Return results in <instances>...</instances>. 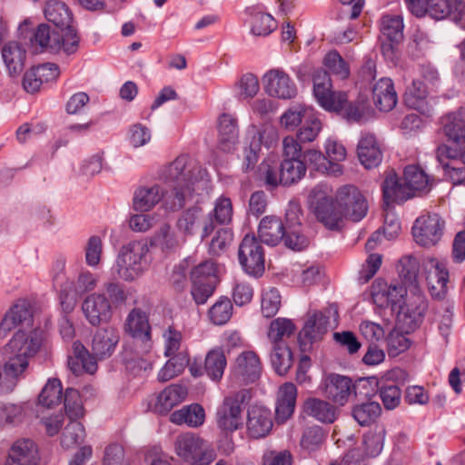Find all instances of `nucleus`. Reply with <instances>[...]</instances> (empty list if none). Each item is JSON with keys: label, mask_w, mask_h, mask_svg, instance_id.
I'll list each match as a JSON object with an SVG mask.
<instances>
[{"label": "nucleus", "mask_w": 465, "mask_h": 465, "mask_svg": "<svg viewBox=\"0 0 465 465\" xmlns=\"http://www.w3.org/2000/svg\"><path fill=\"white\" fill-rule=\"evenodd\" d=\"M168 185L163 190L159 184L142 186L134 192L133 205L136 211L148 212L161 200L168 212H177L190 201L193 194L206 190L209 176L194 160L185 154L178 156L162 173Z\"/></svg>", "instance_id": "f257e3e1"}, {"label": "nucleus", "mask_w": 465, "mask_h": 465, "mask_svg": "<svg viewBox=\"0 0 465 465\" xmlns=\"http://www.w3.org/2000/svg\"><path fill=\"white\" fill-rule=\"evenodd\" d=\"M431 183L429 176L417 165L404 169L402 182L394 171H390L383 182L382 193L387 204L404 202L414 196L415 191L427 192Z\"/></svg>", "instance_id": "f03ea898"}, {"label": "nucleus", "mask_w": 465, "mask_h": 465, "mask_svg": "<svg viewBox=\"0 0 465 465\" xmlns=\"http://www.w3.org/2000/svg\"><path fill=\"white\" fill-rule=\"evenodd\" d=\"M148 252V245L143 241H131L124 244L114 264L117 276L131 282L143 275L149 266Z\"/></svg>", "instance_id": "7ed1b4c3"}, {"label": "nucleus", "mask_w": 465, "mask_h": 465, "mask_svg": "<svg viewBox=\"0 0 465 465\" xmlns=\"http://www.w3.org/2000/svg\"><path fill=\"white\" fill-rule=\"evenodd\" d=\"M176 454L192 465H210L216 459L213 446L200 436L187 432L179 435L174 443Z\"/></svg>", "instance_id": "20e7f679"}, {"label": "nucleus", "mask_w": 465, "mask_h": 465, "mask_svg": "<svg viewBox=\"0 0 465 465\" xmlns=\"http://www.w3.org/2000/svg\"><path fill=\"white\" fill-rule=\"evenodd\" d=\"M311 207L318 219L326 228L339 230L344 218L341 209L334 205L332 197L326 186L314 187L309 195Z\"/></svg>", "instance_id": "39448f33"}, {"label": "nucleus", "mask_w": 465, "mask_h": 465, "mask_svg": "<svg viewBox=\"0 0 465 465\" xmlns=\"http://www.w3.org/2000/svg\"><path fill=\"white\" fill-rule=\"evenodd\" d=\"M251 398L247 390H240L224 397L216 411L218 426L224 430L234 431L242 425V413Z\"/></svg>", "instance_id": "423d86ee"}, {"label": "nucleus", "mask_w": 465, "mask_h": 465, "mask_svg": "<svg viewBox=\"0 0 465 465\" xmlns=\"http://www.w3.org/2000/svg\"><path fill=\"white\" fill-rule=\"evenodd\" d=\"M175 226L183 235L184 242L188 237H192L198 232L201 233V238L203 240L215 228L212 213H205L198 206H193L183 211L178 217Z\"/></svg>", "instance_id": "0eeeda50"}, {"label": "nucleus", "mask_w": 465, "mask_h": 465, "mask_svg": "<svg viewBox=\"0 0 465 465\" xmlns=\"http://www.w3.org/2000/svg\"><path fill=\"white\" fill-rule=\"evenodd\" d=\"M335 199L338 208L341 209L345 218L359 222L366 216L369 209L368 203L356 186L347 184L340 187Z\"/></svg>", "instance_id": "6e6552de"}, {"label": "nucleus", "mask_w": 465, "mask_h": 465, "mask_svg": "<svg viewBox=\"0 0 465 465\" xmlns=\"http://www.w3.org/2000/svg\"><path fill=\"white\" fill-rule=\"evenodd\" d=\"M238 258L246 273L261 276L264 272V252L260 242L254 235L246 234L242 240Z\"/></svg>", "instance_id": "1a4fd4ad"}, {"label": "nucleus", "mask_w": 465, "mask_h": 465, "mask_svg": "<svg viewBox=\"0 0 465 465\" xmlns=\"http://www.w3.org/2000/svg\"><path fill=\"white\" fill-rule=\"evenodd\" d=\"M445 223L437 213H428L419 217L412 227L415 242L423 247L435 245L440 240Z\"/></svg>", "instance_id": "9d476101"}, {"label": "nucleus", "mask_w": 465, "mask_h": 465, "mask_svg": "<svg viewBox=\"0 0 465 465\" xmlns=\"http://www.w3.org/2000/svg\"><path fill=\"white\" fill-rule=\"evenodd\" d=\"M429 302L425 296L414 295L398 313L397 320L400 328L406 333L418 329L423 322L428 311Z\"/></svg>", "instance_id": "9b49d317"}, {"label": "nucleus", "mask_w": 465, "mask_h": 465, "mask_svg": "<svg viewBox=\"0 0 465 465\" xmlns=\"http://www.w3.org/2000/svg\"><path fill=\"white\" fill-rule=\"evenodd\" d=\"M264 91L272 97L292 99L297 94L294 82L282 69H271L262 77Z\"/></svg>", "instance_id": "f8f14e48"}, {"label": "nucleus", "mask_w": 465, "mask_h": 465, "mask_svg": "<svg viewBox=\"0 0 465 465\" xmlns=\"http://www.w3.org/2000/svg\"><path fill=\"white\" fill-rule=\"evenodd\" d=\"M322 390L328 400L343 406L348 402L351 395L355 393V385L347 376L331 373L322 381Z\"/></svg>", "instance_id": "ddd939ff"}, {"label": "nucleus", "mask_w": 465, "mask_h": 465, "mask_svg": "<svg viewBox=\"0 0 465 465\" xmlns=\"http://www.w3.org/2000/svg\"><path fill=\"white\" fill-rule=\"evenodd\" d=\"M82 312L85 320L94 327L109 322L114 313L105 294L99 292H93L84 298Z\"/></svg>", "instance_id": "4468645a"}, {"label": "nucleus", "mask_w": 465, "mask_h": 465, "mask_svg": "<svg viewBox=\"0 0 465 465\" xmlns=\"http://www.w3.org/2000/svg\"><path fill=\"white\" fill-rule=\"evenodd\" d=\"M428 290L432 298L443 300L448 292L449 271L446 265L435 258L424 264Z\"/></svg>", "instance_id": "2eb2a0df"}, {"label": "nucleus", "mask_w": 465, "mask_h": 465, "mask_svg": "<svg viewBox=\"0 0 465 465\" xmlns=\"http://www.w3.org/2000/svg\"><path fill=\"white\" fill-rule=\"evenodd\" d=\"M43 341V332L40 329H31L29 331L19 330L7 344L12 354L28 360L40 349Z\"/></svg>", "instance_id": "dca6fc26"}, {"label": "nucleus", "mask_w": 465, "mask_h": 465, "mask_svg": "<svg viewBox=\"0 0 465 465\" xmlns=\"http://www.w3.org/2000/svg\"><path fill=\"white\" fill-rule=\"evenodd\" d=\"M125 331L136 341L143 345V351L152 347L151 326L148 316L140 308H134L127 315L124 323Z\"/></svg>", "instance_id": "f3484780"}, {"label": "nucleus", "mask_w": 465, "mask_h": 465, "mask_svg": "<svg viewBox=\"0 0 465 465\" xmlns=\"http://www.w3.org/2000/svg\"><path fill=\"white\" fill-rule=\"evenodd\" d=\"M426 15L440 20L450 17L463 25L465 22V3L462 0H426Z\"/></svg>", "instance_id": "a211bd4d"}, {"label": "nucleus", "mask_w": 465, "mask_h": 465, "mask_svg": "<svg viewBox=\"0 0 465 465\" xmlns=\"http://www.w3.org/2000/svg\"><path fill=\"white\" fill-rule=\"evenodd\" d=\"M301 210L293 203L290 204L285 214L284 244L293 251H301L308 245V239L301 232Z\"/></svg>", "instance_id": "6ab92c4d"}, {"label": "nucleus", "mask_w": 465, "mask_h": 465, "mask_svg": "<svg viewBox=\"0 0 465 465\" xmlns=\"http://www.w3.org/2000/svg\"><path fill=\"white\" fill-rule=\"evenodd\" d=\"M272 426V416L269 409L253 405L248 410L246 428L249 437L264 438L271 433Z\"/></svg>", "instance_id": "aec40b11"}, {"label": "nucleus", "mask_w": 465, "mask_h": 465, "mask_svg": "<svg viewBox=\"0 0 465 465\" xmlns=\"http://www.w3.org/2000/svg\"><path fill=\"white\" fill-rule=\"evenodd\" d=\"M39 462L36 444L30 439H20L12 444L5 465H39Z\"/></svg>", "instance_id": "412c9836"}, {"label": "nucleus", "mask_w": 465, "mask_h": 465, "mask_svg": "<svg viewBox=\"0 0 465 465\" xmlns=\"http://www.w3.org/2000/svg\"><path fill=\"white\" fill-rule=\"evenodd\" d=\"M262 371L259 356L252 351L242 352L235 360L233 374L244 383L255 381Z\"/></svg>", "instance_id": "4be33fe9"}, {"label": "nucleus", "mask_w": 465, "mask_h": 465, "mask_svg": "<svg viewBox=\"0 0 465 465\" xmlns=\"http://www.w3.org/2000/svg\"><path fill=\"white\" fill-rule=\"evenodd\" d=\"M358 158L366 169L377 167L382 161L380 143L371 134H362L357 146Z\"/></svg>", "instance_id": "5701e85b"}, {"label": "nucleus", "mask_w": 465, "mask_h": 465, "mask_svg": "<svg viewBox=\"0 0 465 465\" xmlns=\"http://www.w3.org/2000/svg\"><path fill=\"white\" fill-rule=\"evenodd\" d=\"M119 333L113 328H103L95 331L92 341V351L94 359L110 357L119 342Z\"/></svg>", "instance_id": "b1692460"}, {"label": "nucleus", "mask_w": 465, "mask_h": 465, "mask_svg": "<svg viewBox=\"0 0 465 465\" xmlns=\"http://www.w3.org/2000/svg\"><path fill=\"white\" fill-rule=\"evenodd\" d=\"M406 288L401 283L390 284L378 280L372 285L371 295L380 306L396 304L406 295Z\"/></svg>", "instance_id": "393cba45"}, {"label": "nucleus", "mask_w": 465, "mask_h": 465, "mask_svg": "<svg viewBox=\"0 0 465 465\" xmlns=\"http://www.w3.org/2000/svg\"><path fill=\"white\" fill-rule=\"evenodd\" d=\"M373 102L380 111L392 110L398 102L394 84L391 78H381L372 88Z\"/></svg>", "instance_id": "a878e982"}, {"label": "nucleus", "mask_w": 465, "mask_h": 465, "mask_svg": "<svg viewBox=\"0 0 465 465\" xmlns=\"http://www.w3.org/2000/svg\"><path fill=\"white\" fill-rule=\"evenodd\" d=\"M5 68L11 76H18L24 71L26 61V51L17 42L6 43L1 51Z\"/></svg>", "instance_id": "bb28decb"}, {"label": "nucleus", "mask_w": 465, "mask_h": 465, "mask_svg": "<svg viewBox=\"0 0 465 465\" xmlns=\"http://www.w3.org/2000/svg\"><path fill=\"white\" fill-rule=\"evenodd\" d=\"M238 138L237 120L229 114H223L218 120V145L220 149L230 152L237 143Z\"/></svg>", "instance_id": "cd10ccee"}, {"label": "nucleus", "mask_w": 465, "mask_h": 465, "mask_svg": "<svg viewBox=\"0 0 465 465\" xmlns=\"http://www.w3.org/2000/svg\"><path fill=\"white\" fill-rule=\"evenodd\" d=\"M443 130L448 140L458 146H465V111L459 110L443 118Z\"/></svg>", "instance_id": "c85d7f7f"}, {"label": "nucleus", "mask_w": 465, "mask_h": 465, "mask_svg": "<svg viewBox=\"0 0 465 465\" xmlns=\"http://www.w3.org/2000/svg\"><path fill=\"white\" fill-rule=\"evenodd\" d=\"M329 326V317L322 312H316L306 321L302 330L299 333V339L301 341L306 340L307 342L312 343L322 338L328 331Z\"/></svg>", "instance_id": "c756f323"}, {"label": "nucleus", "mask_w": 465, "mask_h": 465, "mask_svg": "<svg viewBox=\"0 0 465 465\" xmlns=\"http://www.w3.org/2000/svg\"><path fill=\"white\" fill-rule=\"evenodd\" d=\"M285 227L276 216H265L259 224L258 233L261 241L268 245H277L286 236Z\"/></svg>", "instance_id": "7c9ffc66"}, {"label": "nucleus", "mask_w": 465, "mask_h": 465, "mask_svg": "<svg viewBox=\"0 0 465 465\" xmlns=\"http://www.w3.org/2000/svg\"><path fill=\"white\" fill-rule=\"evenodd\" d=\"M297 389L292 382H285L279 388L275 413L277 420H286L294 411Z\"/></svg>", "instance_id": "2f4dec72"}, {"label": "nucleus", "mask_w": 465, "mask_h": 465, "mask_svg": "<svg viewBox=\"0 0 465 465\" xmlns=\"http://www.w3.org/2000/svg\"><path fill=\"white\" fill-rule=\"evenodd\" d=\"M187 390L179 384H172L166 387L157 396L154 411L161 414L169 412L173 407L185 400Z\"/></svg>", "instance_id": "473e14b6"}, {"label": "nucleus", "mask_w": 465, "mask_h": 465, "mask_svg": "<svg viewBox=\"0 0 465 465\" xmlns=\"http://www.w3.org/2000/svg\"><path fill=\"white\" fill-rule=\"evenodd\" d=\"M304 411L322 423H332L338 416L337 409L330 402L310 398L304 402Z\"/></svg>", "instance_id": "72a5a7b5"}, {"label": "nucleus", "mask_w": 465, "mask_h": 465, "mask_svg": "<svg viewBox=\"0 0 465 465\" xmlns=\"http://www.w3.org/2000/svg\"><path fill=\"white\" fill-rule=\"evenodd\" d=\"M45 18L53 23L60 30L72 26L73 14L69 7L63 2L50 0L45 7Z\"/></svg>", "instance_id": "f704fd0d"}, {"label": "nucleus", "mask_w": 465, "mask_h": 465, "mask_svg": "<svg viewBox=\"0 0 465 465\" xmlns=\"http://www.w3.org/2000/svg\"><path fill=\"white\" fill-rule=\"evenodd\" d=\"M80 37L74 26L64 28L58 32L56 41L51 45V53L72 55L79 49Z\"/></svg>", "instance_id": "c9c22d12"}, {"label": "nucleus", "mask_w": 465, "mask_h": 465, "mask_svg": "<svg viewBox=\"0 0 465 465\" xmlns=\"http://www.w3.org/2000/svg\"><path fill=\"white\" fill-rule=\"evenodd\" d=\"M5 316L9 318V322L15 328L20 326L21 330L25 331V329L33 327V308L30 302L25 299L18 300Z\"/></svg>", "instance_id": "e433bc0d"}, {"label": "nucleus", "mask_w": 465, "mask_h": 465, "mask_svg": "<svg viewBox=\"0 0 465 465\" xmlns=\"http://www.w3.org/2000/svg\"><path fill=\"white\" fill-rule=\"evenodd\" d=\"M272 366L280 376L286 375L293 364V356L287 343L272 344L270 354Z\"/></svg>", "instance_id": "4c0bfd02"}, {"label": "nucleus", "mask_w": 465, "mask_h": 465, "mask_svg": "<svg viewBox=\"0 0 465 465\" xmlns=\"http://www.w3.org/2000/svg\"><path fill=\"white\" fill-rule=\"evenodd\" d=\"M296 331V325L291 319L276 318L268 327L267 338L272 344L287 343V339Z\"/></svg>", "instance_id": "58836bf2"}, {"label": "nucleus", "mask_w": 465, "mask_h": 465, "mask_svg": "<svg viewBox=\"0 0 465 465\" xmlns=\"http://www.w3.org/2000/svg\"><path fill=\"white\" fill-rule=\"evenodd\" d=\"M204 417L203 408L195 403L184 406L181 410L173 412L170 420L178 425L186 424L189 427H198L203 423Z\"/></svg>", "instance_id": "ea45409f"}, {"label": "nucleus", "mask_w": 465, "mask_h": 465, "mask_svg": "<svg viewBox=\"0 0 465 465\" xmlns=\"http://www.w3.org/2000/svg\"><path fill=\"white\" fill-rule=\"evenodd\" d=\"M428 94L427 84L420 79H413L404 94L405 104L414 110H420L424 106V112L426 113V98Z\"/></svg>", "instance_id": "a19ab883"}, {"label": "nucleus", "mask_w": 465, "mask_h": 465, "mask_svg": "<svg viewBox=\"0 0 465 465\" xmlns=\"http://www.w3.org/2000/svg\"><path fill=\"white\" fill-rule=\"evenodd\" d=\"M226 365V357L221 348L213 349L206 354L204 371L213 381H219L223 378Z\"/></svg>", "instance_id": "79ce46f5"}, {"label": "nucleus", "mask_w": 465, "mask_h": 465, "mask_svg": "<svg viewBox=\"0 0 465 465\" xmlns=\"http://www.w3.org/2000/svg\"><path fill=\"white\" fill-rule=\"evenodd\" d=\"M325 156L330 168V173L340 175L342 173V166L337 162L344 161L347 152L343 144L334 139H328L324 145Z\"/></svg>", "instance_id": "37998d69"}, {"label": "nucleus", "mask_w": 465, "mask_h": 465, "mask_svg": "<svg viewBox=\"0 0 465 465\" xmlns=\"http://www.w3.org/2000/svg\"><path fill=\"white\" fill-rule=\"evenodd\" d=\"M282 185H292L300 181L306 173V166L301 159H283L280 163Z\"/></svg>", "instance_id": "c03bdc74"}, {"label": "nucleus", "mask_w": 465, "mask_h": 465, "mask_svg": "<svg viewBox=\"0 0 465 465\" xmlns=\"http://www.w3.org/2000/svg\"><path fill=\"white\" fill-rule=\"evenodd\" d=\"M403 21L400 15H383L381 33L389 42L400 43L403 39Z\"/></svg>", "instance_id": "a18cd8bd"}, {"label": "nucleus", "mask_w": 465, "mask_h": 465, "mask_svg": "<svg viewBox=\"0 0 465 465\" xmlns=\"http://www.w3.org/2000/svg\"><path fill=\"white\" fill-rule=\"evenodd\" d=\"M280 163L274 157H268L259 165V177L265 185L275 188L282 184Z\"/></svg>", "instance_id": "49530a36"}, {"label": "nucleus", "mask_w": 465, "mask_h": 465, "mask_svg": "<svg viewBox=\"0 0 465 465\" xmlns=\"http://www.w3.org/2000/svg\"><path fill=\"white\" fill-rule=\"evenodd\" d=\"M1 366L9 373L6 374L7 378H5V387L15 388L18 380L28 367V360L13 354V356L9 357Z\"/></svg>", "instance_id": "de8ad7c7"}, {"label": "nucleus", "mask_w": 465, "mask_h": 465, "mask_svg": "<svg viewBox=\"0 0 465 465\" xmlns=\"http://www.w3.org/2000/svg\"><path fill=\"white\" fill-rule=\"evenodd\" d=\"M152 244L159 247L163 252L174 251L180 245L176 233L169 223H163L152 238Z\"/></svg>", "instance_id": "09e8293b"}, {"label": "nucleus", "mask_w": 465, "mask_h": 465, "mask_svg": "<svg viewBox=\"0 0 465 465\" xmlns=\"http://www.w3.org/2000/svg\"><path fill=\"white\" fill-rule=\"evenodd\" d=\"M381 408L376 401L357 404L352 409V417L361 426L373 423L380 416Z\"/></svg>", "instance_id": "8fccbe9b"}, {"label": "nucleus", "mask_w": 465, "mask_h": 465, "mask_svg": "<svg viewBox=\"0 0 465 465\" xmlns=\"http://www.w3.org/2000/svg\"><path fill=\"white\" fill-rule=\"evenodd\" d=\"M189 364V357L186 353H175L172 355L170 360L160 370L158 380L167 381L183 372L185 366Z\"/></svg>", "instance_id": "3c124183"}, {"label": "nucleus", "mask_w": 465, "mask_h": 465, "mask_svg": "<svg viewBox=\"0 0 465 465\" xmlns=\"http://www.w3.org/2000/svg\"><path fill=\"white\" fill-rule=\"evenodd\" d=\"M58 32L52 30L46 24H41L30 36L31 46L51 53V45L56 41Z\"/></svg>", "instance_id": "603ef678"}, {"label": "nucleus", "mask_w": 465, "mask_h": 465, "mask_svg": "<svg viewBox=\"0 0 465 465\" xmlns=\"http://www.w3.org/2000/svg\"><path fill=\"white\" fill-rule=\"evenodd\" d=\"M62 395L61 381L58 379H50L39 394L38 401L43 406L52 408L61 403Z\"/></svg>", "instance_id": "864d4df0"}, {"label": "nucleus", "mask_w": 465, "mask_h": 465, "mask_svg": "<svg viewBox=\"0 0 465 465\" xmlns=\"http://www.w3.org/2000/svg\"><path fill=\"white\" fill-rule=\"evenodd\" d=\"M192 282H207L217 284V267L211 260L204 261L194 266L190 273Z\"/></svg>", "instance_id": "5fc2aeb1"}, {"label": "nucleus", "mask_w": 465, "mask_h": 465, "mask_svg": "<svg viewBox=\"0 0 465 465\" xmlns=\"http://www.w3.org/2000/svg\"><path fill=\"white\" fill-rule=\"evenodd\" d=\"M84 438L85 430L84 425L77 420H71L63 430L61 444L64 448L70 449L81 444Z\"/></svg>", "instance_id": "6e6d98bb"}, {"label": "nucleus", "mask_w": 465, "mask_h": 465, "mask_svg": "<svg viewBox=\"0 0 465 465\" xmlns=\"http://www.w3.org/2000/svg\"><path fill=\"white\" fill-rule=\"evenodd\" d=\"M100 293L105 294L113 311L125 304L128 300V293L124 286L118 282H105L104 284V292Z\"/></svg>", "instance_id": "4d7b16f0"}, {"label": "nucleus", "mask_w": 465, "mask_h": 465, "mask_svg": "<svg viewBox=\"0 0 465 465\" xmlns=\"http://www.w3.org/2000/svg\"><path fill=\"white\" fill-rule=\"evenodd\" d=\"M232 304L226 297L220 298L209 310L211 322L216 325L225 324L232 317Z\"/></svg>", "instance_id": "13d9d810"}, {"label": "nucleus", "mask_w": 465, "mask_h": 465, "mask_svg": "<svg viewBox=\"0 0 465 465\" xmlns=\"http://www.w3.org/2000/svg\"><path fill=\"white\" fill-rule=\"evenodd\" d=\"M64 410L70 420H78L84 414V410L78 391L69 388L64 393Z\"/></svg>", "instance_id": "bf43d9fd"}, {"label": "nucleus", "mask_w": 465, "mask_h": 465, "mask_svg": "<svg viewBox=\"0 0 465 465\" xmlns=\"http://www.w3.org/2000/svg\"><path fill=\"white\" fill-rule=\"evenodd\" d=\"M250 134H252L251 143H252L254 149H261L262 145L271 148L276 143L278 139L276 130L271 126H264L261 129L252 128Z\"/></svg>", "instance_id": "052dcab7"}, {"label": "nucleus", "mask_w": 465, "mask_h": 465, "mask_svg": "<svg viewBox=\"0 0 465 465\" xmlns=\"http://www.w3.org/2000/svg\"><path fill=\"white\" fill-rule=\"evenodd\" d=\"M282 304V297L276 288L265 291L262 295L261 310L266 318L273 317L279 311Z\"/></svg>", "instance_id": "680f3d73"}, {"label": "nucleus", "mask_w": 465, "mask_h": 465, "mask_svg": "<svg viewBox=\"0 0 465 465\" xmlns=\"http://www.w3.org/2000/svg\"><path fill=\"white\" fill-rule=\"evenodd\" d=\"M322 130L321 121L314 116L312 110L304 120V124L297 134L301 143H310L315 140Z\"/></svg>", "instance_id": "e2e57ef3"}, {"label": "nucleus", "mask_w": 465, "mask_h": 465, "mask_svg": "<svg viewBox=\"0 0 465 465\" xmlns=\"http://www.w3.org/2000/svg\"><path fill=\"white\" fill-rule=\"evenodd\" d=\"M275 28L276 22L271 15L257 13L252 15L251 31L254 35H269Z\"/></svg>", "instance_id": "0e129e2a"}, {"label": "nucleus", "mask_w": 465, "mask_h": 465, "mask_svg": "<svg viewBox=\"0 0 465 465\" xmlns=\"http://www.w3.org/2000/svg\"><path fill=\"white\" fill-rule=\"evenodd\" d=\"M312 109L298 104L289 108L281 117V124L288 130H293L310 114Z\"/></svg>", "instance_id": "69168bd1"}, {"label": "nucleus", "mask_w": 465, "mask_h": 465, "mask_svg": "<svg viewBox=\"0 0 465 465\" xmlns=\"http://www.w3.org/2000/svg\"><path fill=\"white\" fill-rule=\"evenodd\" d=\"M324 65L341 79H345L350 74L349 65L337 51L329 52L325 55Z\"/></svg>", "instance_id": "338daca9"}, {"label": "nucleus", "mask_w": 465, "mask_h": 465, "mask_svg": "<svg viewBox=\"0 0 465 465\" xmlns=\"http://www.w3.org/2000/svg\"><path fill=\"white\" fill-rule=\"evenodd\" d=\"M210 213L213 215L214 223L224 224L230 223L232 216L231 200L225 196L219 197L214 203L213 211Z\"/></svg>", "instance_id": "774afa93"}]
</instances>
